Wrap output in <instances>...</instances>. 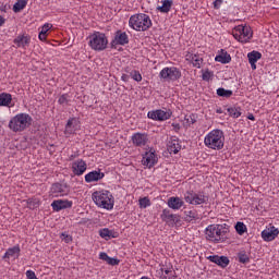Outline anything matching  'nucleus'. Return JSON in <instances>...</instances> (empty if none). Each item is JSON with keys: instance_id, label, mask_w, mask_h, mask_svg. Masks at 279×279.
<instances>
[{"instance_id": "17", "label": "nucleus", "mask_w": 279, "mask_h": 279, "mask_svg": "<svg viewBox=\"0 0 279 279\" xmlns=\"http://www.w3.org/2000/svg\"><path fill=\"white\" fill-rule=\"evenodd\" d=\"M235 32H240L241 34V43H248L250 38H252V28L243 25H239L235 27Z\"/></svg>"}, {"instance_id": "44", "label": "nucleus", "mask_w": 279, "mask_h": 279, "mask_svg": "<svg viewBox=\"0 0 279 279\" xmlns=\"http://www.w3.org/2000/svg\"><path fill=\"white\" fill-rule=\"evenodd\" d=\"M27 206H28V208H31V210H34V208H38V202L28 199Z\"/></svg>"}, {"instance_id": "10", "label": "nucleus", "mask_w": 279, "mask_h": 279, "mask_svg": "<svg viewBox=\"0 0 279 279\" xmlns=\"http://www.w3.org/2000/svg\"><path fill=\"white\" fill-rule=\"evenodd\" d=\"M130 43V37L128 33L117 31L114 34V39L111 41V47H117V45H121L122 47Z\"/></svg>"}, {"instance_id": "35", "label": "nucleus", "mask_w": 279, "mask_h": 279, "mask_svg": "<svg viewBox=\"0 0 279 279\" xmlns=\"http://www.w3.org/2000/svg\"><path fill=\"white\" fill-rule=\"evenodd\" d=\"M238 258H239V263H242V265L250 263V255H247L245 251L239 252Z\"/></svg>"}, {"instance_id": "54", "label": "nucleus", "mask_w": 279, "mask_h": 279, "mask_svg": "<svg viewBox=\"0 0 279 279\" xmlns=\"http://www.w3.org/2000/svg\"><path fill=\"white\" fill-rule=\"evenodd\" d=\"M247 119L250 120V121H256V118L254 117V114H248L247 116Z\"/></svg>"}, {"instance_id": "33", "label": "nucleus", "mask_w": 279, "mask_h": 279, "mask_svg": "<svg viewBox=\"0 0 279 279\" xmlns=\"http://www.w3.org/2000/svg\"><path fill=\"white\" fill-rule=\"evenodd\" d=\"M248 62H258L260 58H263V54L259 51L253 50L252 52H248L247 54Z\"/></svg>"}, {"instance_id": "15", "label": "nucleus", "mask_w": 279, "mask_h": 279, "mask_svg": "<svg viewBox=\"0 0 279 279\" xmlns=\"http://www.w3.org/2000/svg\"><path fill=\"white\" fill-rule=\"evenodd\" d=\"M104 178H106V173L101 172V170H94L85 175V182L90 184L92 182H99Z\"/></svg>"}, {"instance_id": "7", "label": "nucleus", "mask_w": 279, "mask_h": 279, "mask_svg": "<svg viewBox=\"0 0 279 279\" xmlns=\"http://www.w3.org/2000/svg\"><path fill=\"white\" fill-rule=\"evenodd\" d=\"M184 199L187 204H192V206H199L208 202V196L204 195L203 192L195 193L194 191H187L184 194Z\"/></svg>"}, {"instance_id": "55", "label": "nucleus", "mask_w": 279, "mask_h": 279, "mask_svg": "<svg viewBox=\"0 0 279 279\" xmlns=\"http://www.w3.org/2000/svg\"><path fill=\"white\" fill-rule=\"evenodd\" d=\"M250 64H251V69L253 71H256V62H250Z\"/></svg>"}, {"instance_id": "28", "label": "nucleus", "mask_w": 279, "mask_h": 279, "mask_svg": "<svg viewBox=\"0 0 279 279\" xmlns=\"http://www.w3.org/2000/svg\"><path fill=\"white\" fill-rule=\"evenodd\" d=\"M216 62H221V64H230L232 62V57H230V53L223 52L221 54L216 56L215 58Z\"/></svg>"}, {"instance_id": "49", "label": "nucleus", "mask_w": 279, "mask_h": 279, "mask_svg": "<svg viewBox=\"0 0 279 279\" xmlns=\"http://www.w3.org/2000/svg\"><path fill=\"white\" fill-rule=\"evenodd\" d=\"M222 3H223V0H216V1L214 2V8H215L216 10H219V8L221 7Z\"/></svg>"}, {"instance_id": "16", "label": "nucleus", "mask_w": 279, "mask_h": 279, "mask_svg": "<svg viewBox=\"0 0 279 279\" xmlns=\"http://www.w3.org/2000/svg\"><path fill=\"white\" fill-rule=\"evenodd\" d=\"M207 260H210V263H215L218 265V267L222 268H226L228 265H230V259L227 256L210 255L207 257Z\"/></svg>"}, {"instance_id": "32", "label": "nucleus", "mask_w": 279, "mask_h": 279, "mask_svg": "<svg viewBox=\"0 0 279 279\" xmlns=\"http://www.w3.org/2000/svg\"><path fill=\"white\" fill-rule=\"evenodd\" d=\"M227 112L232 119H239V117H241V107H229Z\"/></svg>"}, {"instance_id": "18", "label": "nucleus", "mask_w": 279, "mask_h": 279, "mask_svg": "<svg viewBox=\"0 0 279 279\" xmlns=\"http://www.w3.org/2000/svg\"><path fill=\"white\" fill-rule=\"evenodd\" d=\"M72 171L74 175H84L86 171V161L78 159L72 163Z\"/></svg>"}, {"instance_id": "27", "label": "nucleus", "mask_w": 279, "mask_h": 279, "mask_svg": "<svg viewBox=\"0 0 279 279\" xmlns=\"http://www.w3.org/2000/svg\"><path fill=\"white\" fill-rule=\"evenodd\" d=\"M99 258L100 260H105L108 265H111L112 267H114L116 265H119L120 260L114 258V257H110L108 256V253H100L99 254Z\"/></svg>"}, {"instance_id": "5", "label": "nucleus", "mask_w": 279, "mask_h": 279, "mask_svg": "<svg viewBox=\"0 0 279 279\" xmlns=\"http://www.w3.org/2000/svg\"><path fill=\"white\" fill-rule=\"evenodd\" d=\"M33 119L27 113H19L14 116L10 122L9 128L12 132H24L29 125H32Z\"/></svg>"}, {"instance_id": "56", "label": "nucleus", "mask_w": 279, "mask_h": 279, "mask_svg": "<svg viewBox=\"0 0 279 279\" xmlns=\"http://www.w3.org/2000/svg\"><path fill=\"white\" fill-rule=\"evenodd\" d=\"M217 113H218V114H221V109H217Z\"/></svg>"}, {"instance_id": "6", "label": "nucleus", "mask_w": 279, "mask_h": 279, "mask_svg": "<svg viewBox=\"0 0 279 279\" xmlns=\"http://www.w3.org/2000/svg\"><path fill=\"white\" fill-rule=\"evenodd\" d=\"M88 45L94 51H104L108 47V37L104 33L95 32L89 36Z\"/></svg>"}, {"instance_id": "46", "label": "nucleus", "mask_w": 279, "mask_h": 279, "mask_svg": "<svg viewBox=\"0 0 279 279\" xmlns=\"http://www.w3.org/2000/svg\"><path fill=\"white\" fill-rule=\"evenodd\" d=\"M61 239L66 243H71V241H73V238L66 233H61Z\"/></svg>"}, {"instance_id": "47", "label": "nucleus", "mask_w": 279, "mask_h": 279, "mask_svg": "<svg viewBox=\"0 0 279 279\" xmlns=\"http://www.w3.org/2000/svg\"><path fill=\"white\" fill-rule=\"evenodd\" d=\"M26 277H27V279H37L36 278V272H34L33 270H27L26 271Z\"/></svg>"}, {"instance_id": "23", "label": "nucleus", "mask_w": 279, "mask_h": 279, "mask_svg": "<svg viewBox=\"0 0 279 279\" xmlns=\"http://www.w3.org/2000/svg\"><path fill=\"white\" fill-rule=\"evenodd\" d=\"M161 3V7H157L158 12H161V14H169L171 8H173V0H162Z\"/></svg>"}, {"instance_id": "29", "label": "nucleus", "mask_w": 279, "mask_h": 279, "mask_svg": "<svg viewBox=\"0 0 279 279\" xmlns=\"http://www.w3.org/2000/svg\"><path fill=\"white\" fill-rule=\"evenodd\" d=\"M12 104V95L8 93L0 94V106H10Z\"/></svg>"}, {"instance_id": "22", "label": "nucleus", "mask_w": 279, "mask_h": 279, "mask_svg": "<svg viewBox=\"0 0 279 279\" xmlns=\"http://www.w3.org/2000/svg\"><path fill=\"white\" fill-rule=\"evenodd\" d=\"M185 59L187 60V62H191L193 66H196V69H201L203 59L199 58V56L189 52L185 56Z\"/></svg>"}, {"instance_id": "3", "label": "nucleus", "mask_w": 279, "mask_h": 279, "mask_svg": "<svg viewBox=\"0 0 279 279\" xmlns=\"http://www.w3.org/2000/svg\"><path fill=\"white\" fill-rule=\"evenodd\" d=\"M204 143L208 149H216L217 151L221 150L226 143L223 131L219 129L213 130L205 136Z\"/></svg>"}, {"instance_id": "52", "label": "nucleus", "mask_w": 279, "mask_h": 279, "mask_svg": "<svg viewBox=\"0 0 279 279\" xmlns=\"http://www.w3.org/2000/svg\"><path fill=\"white\" fill-rule=\"evenodd\" d=\"M3 25H5V20L0 15V27H3Z\"/></svg>"}, {"instance_id": "1", "label": "nucleus", "mask_w": 279, "mask_h": 279, "mask_svg": "<svg viewBox=\"0 0 279 279\" xmlns=\"http://www.w3.org/2000/svg\"><path fill=\"white\" fill-rule=\"evenodd\" d=\"M230 230L226 227V225H209L206 228V239L207 241H211V243H223L226 239H228V234Z\"/></svg>"}, {"instance_id": "12", "label": "nucleus", "mask_w": 279, "mask_h": 279, "mask_svg": "<svg viewBox=\"0 0 279 279\" xmlns=\"http://www.w3.org/2000/svg\"><path fill=\"white\" fill-rule=\"evenodd\" d=\"M131 141L134 147H145L149 137H147V134L145 133H135L132 135Z\"/></svg>"}, {"instance_id": "8", "label": "nucleus", "mask_w": 279, "mask_h": 279, "mask_svg": "<svg viewBox=\"0 0 279 279\" xmlns=\"http://www.w3.org/2000/svg\"><path fill=\"white\" fill-rule=\"evenodd\" d=\"M159 77L165 82H175L182 77V72L175 66L163 68L159 73Z\"/></svg>"}, {"instance_id": "4", "label": "nucleus", "mask_w": 279, "mask_h": 279, "mask_svg": "<svg viewBox=\"0 0 279 279\" xmlns=\"http://www.w3.org/2000/svg\"><path fill=\"white\" fill-rule=\"evenodd\" d=\"M129 25L135 32H147L151 27V19L145 13H137L130 17Z\"/></svg>"}, {"instance_id": "39", "label": "nucleus", "mask_w": 279, "mask_h": 279, "mask_svg": "<svg viewBox=\"0 0 279 279\" xmlns=\"http://www.w3.org/2000/svg\"><path fill=\"white\" fill-rule=\"evenodd\" d=\"M147 206H151V202L148 197L140 198V208H147Z\"/></svg>"}, {"instance_id": "13", "label": "nucleus", "mask_w": 279, "mask_h": 279, "mask_svg": "<svg viewBox=\"0 0 279 279\" xmlns=\"http://www.w3.org/2000/svg\"><path fill=\"white\" fill-rule=\"evenodd\" d=\"M52 209L56 213H60V210H64L66 208L73 207V202L68 199H57L51 203Z\"/></svg>"}, {"instance_id": "11", "label": "nucleus", "mask_w": 279, "mask_h": 279, "mask_svg": "<svg viewBox=\"0 0 279 279\" xmlns=\"http://www.w3.org/2000/svg\"><path fill=\"white\" fill-rule=\"evenodd\" d=\"M51 193L54 197H64V195L70 193L69 185L65 183H54L51 186Z\"/></svg>"}, {"instance_id": "25", "label": "nucleus", "mask_w": 279, "mask_h": 279, "mask_svg": "<svg viewBox=\"0 0 279 279\" xmlns=\"http://www.w3.org/2000/svg\"><path fill=\"white\" fill-rule=\"evenodd\" d=\"M32 40V38L27 35H19L14 40V45H16V47H27V45H29V41Z\"/></svg>"}, {"instance_id": "42", "label": "nucleus", "mask_w": 279, "mask_h": 279, "mask_svg": "<svg viewBox=\"0 0 279 279\" xmlns=\"http://www.w3.org/2000/svg\"><path fill=\"white\" fill-rule=\"evenodd\" d=\"M185 217L187 220L192 221V219H195L197 217V213L193 210L185 211Z\"/></svg>"}, {"instance_id": "40", "label": "nucleus", "mask_w": 279, "mask_h": 279, "mask_svg": "<svg viewBox=\"0 0 279 279\" xmlns=\"http://www.w3.org/2000/svg\"><path fill=\"white\" fill-rule=\"evenodd\" d=\"M185 121L189 123V125H193L197 122V117L195 114L185 116Z\"/></svg>"}, {"instance_id": "51", "label": "nucleus", "mask_w": 279, "mask_h": 279, "mask_svg": "<svg viewBox=\"0 0 279 279\" xmlns=\"http://www.w3.org/2000/svg\"><path fill=\"white\" fill-rule=\"evenodd\" d=\"M38 38H39V40H41V41L47 40V33H43V32L40 31Z\"/></svg>"}, {"instance_id": "34", "label": "nucleus", "mask_w": 279, "mask_h": 279, "mask_svg": "<svg viewBox=\"0 0 279 279\" xmlns=\"http://www.w3.org/2000/svg\"><path fill=\"white\" fill-rule=\"evenodd\" d=\"M217 95H218V97H225L226 99H230V97L233 95V93L230 89L220 87L217 89Z\"/></svg>"}, {"instance_id": "30", "label": "nucleus", "mask_w": 279, "mask_h": 279, "mask_svg": "<svg viewBox=\"0 0 279 279\" xmlns=\"http://www.w3.org/2000/svg\"><path fill=\"white\" fill-rule=\"evenodd\" d=\"M20 252H21V247L13 246L12 248H9L5 252L4 258H14L15 256H19Z\"/></svg>"}, {"instance_id": "24", "label": "nucleus", "mask_w": 279, "mask_h": 279, "mask_svg": "<svg viewBox=\"0 0 279 279\" xmlns=\"http://www.w3.org/2000/svg\"><path fill=\"white\" fill-rule=\"evenodd\" d=\"M161 217L165 221L172 222V223H179L180 221L179 215L171 214L167 209H163Z\"/></svg>"}, {"instance_id": "21", "label": "nucleus", "mask_w": 279, "mask_h": 279, "mask_svg": "<svg viewBox=\"0 0 279 279\" xmlns=\"http://www.w3.org/2000/svg\"><path fill=\"white\" fill-rule=\"evenodd\" d=\"M168 206L172 208V210H180L182 206H184V201L180 197H170L168 199Z\"/></svg>"}, {"instance_id": "48", "label": "nucleus", "mask_w": 279, "mask_h": 279, "mask_svg": "<svg viewBox=\"0 0 279 279\" xmlns=\"http://www.w3.org/2000/svg\"><path fill=\"white\" fill-rule=\"evenodd\" d=\"M233 37L235 38V40H239V43H241V38H242L241 31H235L233 33Z\"/></svg>"}, {"instance_id": "2", "label": "nucleus", "mask_w": 279, "mask_h": 279, "mask_svg": "<svg viewBox=\"0 0 279 279\" xmlns=\"http://www.w3.org/2000/svg\"><path fill=\"white\" fill-rule=\"evenodd\" d=\"M92 199L99 208H105L106 210H112L114 208V196L108 190L94 192Z\"/></svg>"}, {"instance_id": "36", "label": "nucleus", "mask_w": 279, "mask_h": 279, "mask_svg": "<svg viewBox=\"0 0 279 279\" xmlns=\"http://www.w3.org/2000/svg\"><path fill=\"white\" fill-rule=\"evenodd\" d=\"M99 234H100L101 239H106V241H108V239H111V236H112V239H114V235H112V231L108 228L101 229L99 231Z\"/></svg>"}, {"instance_id": "14", "label": "nucleus", "mask_w": 279, "mask_h": 279, "mask_svg": "<svg viewBox=\"0 0 279 279\" xmlns=\"http://www.w3.org/2000/svg\"><path fill=\"white\" fill-rule=\"evenodd\" d=\"M142 162L145 167H148V169H151V167H154L156 162H158V157L156 156V153L147 151L145 153Z\"/></svg>"}, {"instance_id": "31", "label": "nucleus", "mask_w": 279, "mask_h": 279, "mask_svg": "<svg viewBox=\"0 0 279 279\" xmlns=\"http://www.w3.org/2000/svg\"><path fill=\"white\" fill-rule=\"evenodd\" d=\"M27 7V0H17L13 5V12L19 13L22 10H25Z\"/></svg>"}, {"instance_id": "53", "label": "nucleus", "mask_w": 279, "mask_h": 279, "mask_svg": "<svg viewBox=\"0 0 279 279\" xmlns=\"http://www.w3.org/2000/svg\"><path fill=\"white\" fill-rule=\"evenodd\" d=\"M130 80V76L128 74L122 75V81L128 82Z\"/></svg>"}, {"instance_id": "37", "label": "nucleus", "mask_w": 279, "mask_h": 279, "mask_svg": "<svg viewBox=\"0 0 279 279\" xmlns=\"http://www.w3.org/2000/svg\"><path fill=\"white\" fill-rule=\"evenodd\" d=\"M235 230L238 234H245V232H247V227L243 222H236Z\"/></svg>"}, {"instance_id": "50", "label": "nucleus", "mask_w": 279, "mask_h": 279, "mask_svg": "<svg viewBox=\"0 0 279 279\" xmlns=\"http://www.w3.org/2000/svg\"><path fill=\"white\" fill-rule=\"evenodd\" d=\"M49 29H51L50 24H45V25L43 26V28H41V33L47 34V32H48Z\"/></svg>"}, {"instance_id": "41", "label": "nucleus", "mask_w": 279, "mask_h": 279, "mask_svg": "<svg viewBox=\"0 0 279 279\" xmlns=\"http://www.w3.org/2000/svg\"><path fill=\"white\" fill-rule=\"evenodd\" d=\"M58 104L60 106H64V104H69V94H63L59 97Z\"/></svg>"}, {"instance_id": "19", "label": "nucleus", "mask_w": 279, "mask_h": 279, "mask_svg": "<svg viewBox=\"0 0 279 279\" xmlns=\"http://www.w3.org/2000/svg\"><path fill=\"white\" fill-rule=\"evenodd\" d=\"M279 230L276 227H270L262 232V239L264 241H274L278 236Z\"/></svg>"}, {"instance_id": "45", "label": "nucleus", "mask_w": 279, "mask_h": 279, "mask_svg": "<svg viewBox=\"0 0 279 279\" xmlns=\"http://www.w3.org/2000/svg\"><path fill=\"white\" fill-rule=\"evenodd\" d=\"M162 279H175V276H173V271L167 269Z\"/></svg>"}, {"instance_id": "9", "label": "nucleus", "mask_w": 279, "mask_h": 279, "mask_svg": "<svg viewBox=\"0 0 279 279\" xmlns=\"http://www.w3.org/2000/svg\"><path fill=\"white\" fill-rule=\"evenodd\" d=\"M171 111H165L162 109H157L153 111H148V119H153V121H167L171 119Z\"/></svg>"}, {"instance_id": "43", "label": "nucleus", "mask_w": 279, "mask_h": 279, "mask_svg": "<svg viewBox=\"0 0 279 279\" xmlns=\"http://www.w3.org/2000/svg\"><path fill=\"white\" fill-rule=\"evenodd\" d=\"M204 82H210V77H213V72L209 70L205 71L202 75Z\"/></svg>"}, {"instance_id": "20", "label": "nucleus", "mask_w": 279, "mask_h": 279, "mask_svg": "<svg viewBox=\"0 0 279 279\" xmlns=\"http://www.w3.org/2000/svg\"><path fill=\"white\" fill-rule=\"evenodd\" d=\"M182 149V145H180V140L178 137H171L168 142V150L170 154H178Z\"/></svg>"}, {"instance_id": "38", "label": "nucleus", "mask_w": 279, "mask_h": 279, "mask_svg": "<svg viewBox=\"0 0 279 279\" xmlns=\"http://www.w3.org/2000/svg\"><path fill=\"white\" fill-rule=\"evenodd\" d=\"M131 77L132 80H134L135 82H142L143 81V75H141V72L133 70L131 72Z\"/></svg>"}, {"instance_id": "26", "label": "nucleus", "mask_w": 279, "mask_h": 279, "mask_svg": "<svg viewBox=\"0 0 279 279\" xmlns=\"http://www.w3.org/2000/svg\"><path fill=\"white\" fill-rule=\"evenodd\" d=\"M75 123H77L75 118L69 119L65 124L64 134H66L68 136H70V134H74L75 133Z\"/></svg>"}]
</instances>
